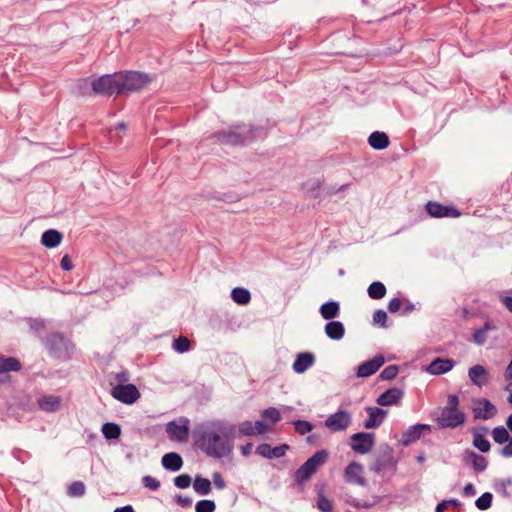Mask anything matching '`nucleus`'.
Instances as JSON below:
<instances>
[{"label": "nucleus", "instance_id": "nucleus-64", "mask_svg": "<svg viewBox=\"0 0 512 512\" xmlns=\"http://www.w3.org/2000/svg\"><path fill=\"white\" fill-rule=\"evenodd\" d=\"M504 375L507 381H512V359L509 365L506 367Z\"/></svg>", "mask_w": 512, "mask_h": 512}, {"label": "nucleus", "instance_id": "nucleus-19", "mask_svg": "<svg viewBox=\"0 0 512 512\" xmlns=\"http://www.w3.org/2000/svg\"><path fill=\"white\" fill-rule=\"evenodd\" d=\"M464 462L470 464L476 473L484 472L488 467L486 457L477 454L472 450H466L463 455Z\"/></svg>", "mask_w": 512, "mask_h": 512}, {"label": "nucleus", "instance_id": "nucleus-32", "mask_svg": "<svg viewBox=\"0 0 512 512\" xmlns=\"http://www.w3.org/2000/svg\"><path fill=\"white\" fill-rule=\"evenodd\" d=\"M480 405L483 406L484 413H481V409H474V416L478 419L488 420L492 418L497 410L496 407L487 399H480L478 401Z\"/></svg>", "mask_w": 512, "mask_h": 512}, {"label": "nucleus", "instance_id": "nucleus-61", "mask_svg": "<svg viewBox=\"0 0 512 512\" xmlns=\"http://www.w3.org/2000/svg\"><path fill=\"white\" fill-rule=\"evenodd\" d=\"M176 502L181 506V507H190L192 505V499L190 497H183L181 495H178L176 497Z\"/></svg>", "mask_w": 512, "mask_h": 512}, {"label": "nucleus", "instance_id": "nucleus-20", "mask_svg": "<svg viewBox=\"0 0 512 512\" xmlns=\"http://www.w3.org/2000/svg\"><path fill=\"white\" fill-rule=\"evenodd\" d=\"M315 360V355L312 352L298 353L292 366L293 370L298 374H302L314 365Z\"/></svg>", "mask_w": 512, "mask_h": 512}, {"label": "nucleus", "instance_id": "nucleus-7", "mask_svg": "<svg viewBox=\"0 0 512 512\" xmlns=\"http://www.w3.org/2000/svg\"><path fill=\"white\" fill-rule=\"evenodd\" d=\"M111 395L114 399L131 405L140 398V392L134 384H118L111 389Z\"/></svg>", "mask_w": 512, "mask_h": 512}, {"label": "nucleus", "instance_id": "nucleus-9", "mask_svg": "<svg viewBox=\"0 0 512 512\" xmlns=\"http://www.w3.org/2000/svg\"><path fill=\"white\" fill-rule=\"evenodd\" d=\"M375 445L374 433L358 432L351 436V448L359 454L368 453Z\"/></svg>", "mask_w": 512, "mask_h": 512}, {"label": "nucleus", "instance_id": "nucleus-15", "mask_svg": "<svg viewBox=\"0 0 512 512\" xmlns=\"http://www.w3.org/2000/svg\"><path fill=\"white\" fill-rule=\"evenodd\" d=\"M289 449L290 446L288 444L272 447L268 443H261L256 447V454L266 459L281 458Z\"/></svg>", "mask_w": 512, "mask_h": 512}, {"label": "nucleus", "instance_id": "nucleus-12", "mask_svg": "<svg viewBox=\"0 0 512 512\" xmlns=\"http://www.w3.org/2000/svg\"><path fill=\"white\" fill-rule=\"evenodd\" d=\"M385 363V358L382 354H377L374 358L361 363L358 368L356 375L360 378H366L375 374Z\"/></svg>", "mask_w": 512, "mask_h": 512}, {"label": "nucleus", "instance_id": "nucleus-6", "mask_svg": "<svg viewBox=\"0 0 512 512\" xmlns=\"http://www.w3.org/2000/svg\"><path fill=\"white\" fill-rule=\"evenodd\" d=\"M92 92L96 95L103 96H119V84H118V75L114 74H104L98 78H95L91 82Z\"/></svg>", "mask_w": 512, "mask_h": 512}, {"label": "nucleus", "instance_id": "nucleus-37", "mask_svg": "<svg viewBox=\"0 0 512 512\" xmlns=\"http://www.w3.org/2000/svg\"><path fill=\"white\" fill-rule=\"evenodd\" d=\"M367 293L371 299L379 300L386 295V287L382 282L374 281L369 285Z\"/></svg>", "mask_w": 512, "mask_h": 512}, {"label": "nucleus", "instance_id": "nucleus-40", "mask_svg": "<svg viewBox=\"0 0 512 512\" xmlns=\"http://www.w3.org/2000/svg\"><path fill=\"white\" fill-rule=\"evenodd\" d=\"M86 492L85 484L82 481L72 482L67 490L70 497H82Z\"/></svg>", "mask_w": 512, "mask_h": 512}, {"label": "nucleus", "instance_id": "nucleus-42", "mask_svg": "<svg viewBox=\"0 0 512 512\" xmlns=\"http://www.w3.org/2000/svg\"><path fill=\"white\" fill-rule=\"evenodd\" d=\"M398 373H399V366L393 364V365H389V366L385 367L380 372L378 378L381 381L393 380L396 378Z\"/></svg>", "mask_w": 512, "mask_h": 512}, {"label": "nucleus", "instance_id": "nucleus-44", "mask_svg": "<svg viewBox=\"0 0 512 512\" xmlns=\"http://www.w3.org/2000/svg\"><path fill=\"white\" fill-rule=\"evenodd\" d=\"M215 509V502L209 499L200 500L195 505V512H214Z\"/></svg>", "mask_w": 512, "mask_h": 512}, {"label": "nucleus", "instance_id": "nucleus-27", "mask_svg": "<svg viewBox=\"0 0 512 512\" xmlns=\"http://www.w3.org/2000/svg\"><path fill=\"white\" fill-rule=\"evenodd\" d=\"M368 144L375 150H383L389 146L390 140L385 132L375 131L368 137Z\"/></svg>", "mask_w": 512, "mask_h": 512}, {"label": "nucleus", "instance_id": "nucleus-55", "mask_svg": "<svg viewBox=\"0 0 512 512\" xmlns=\"http://www.w3.org/2000/svg\"><path fill=\"white\" fill-rule=\"evenodd\" d=\"M213 482H214L215 487L219 490L224 489L226 486V483H225L221 473H219V472L213 473Z\"/></svg>", "mask_w": 512, "mask_h": 512}, {"label": "nucleus", "instance_id": "nucleus-4", "mask_svg": "<svg viewBox=\"0 0 512 512\" xmlns=\"http://www.w3.org/2000/svg\"><path fill=\"white\" fill-rule=\"evenodd\" d=\"M117 75L120 95L140 91L150 82L147 74L138 71H123Z\"/></svg>", "mask_w": 512, "mask_h": 512}, {"label": "nucleus", "instance_id": "nucleus-5", "mask_svg": "<svg viewBox=\"0 0 512 512\" xmlns=\"http://www.w3.org/2000/svg\"><path fill=\"white\" fill-rule=\"evenodd\" d=\"M328 459V452L326 450H319L308 458L294 473V480L296 484L301 485L308 481L320 466L326 463Z\"/></svg>", "mask_w": 512, "mask_h": 512}, {"label": "nucleus", "instance_id": "nucleus-47", "mask_svg": "<svg viewBox=\"0 0 512 512\" xmlns=\"http://www.w3.org/2000/svg\"><path fill=\"white\" fill-rule=\"evenodd\" d=\"M293 425L295 431L300 435H304L313 429L312 423L306 420H296L293 422Z\"/></svg>", "mask_w": 512, "mask_h": 512}, {"label": "nucleus", "instance_id": "nucleus-26", "mask_svg": "<svg viewBox=\"0 0 512 512\" xmlns=\"http://www.w3.org/2000/svg\"><path fill=\"white\" fill-rule=\"evenodd\" d=\"M21 361L12 356H4L0 353V373L18 372L22 369Z\"/></svg>", "mask_w": 512, "mask_h": 512}, {"label": "nucleus", "instance_id": "nucleus-17", "mask_svg": "<svg viewBox=\"0 0 512 512\" xmlns=\"http://www.w3.org/2000/svg\"><path fill=\"white\" fill-rule=\"evenodd\" d=\"M365 410L368 414V419L365 420V422L363 424L364 428L375 429V428H378L379 426H381V424L383 423V421L387 415V411H385L381 408H378V407H371V406L366 407Z\"/></svg>", "mask_w": 512, "mask_h": 512}, {"label": "nucleus", "instance_id": "nucleus-18", "mask_svg": "<svg viewBox=\"0 0 512 512\" xmlns=\"http://www.w3.org/2000/svg\"><path fill=\"white\" fill-rule=\"evenodd\" d=\"M268 430V426L261 420L254 423L252 421H243L239 424L238 432L242 436H254L264 434Z\"/></svg>", "mask_w": 512, "mask_h": 512}, {"label": "nucleus", "instance_id": "nucleus-34", "mask_svg": "<svg viewBox=\"0 0 512 512\" xmlns=\"http://www.w3.org/2000/svg\"><path fill=\"white\" fill-rule=\"evenodd\" d=\"M231 298L239 305H246L251 300V293L243 287H236L231 291Z\"/></svg>", "mask_w": 512, "mask_h": 512}, {"label": "nucleus", "instance_id": "nucleus-51", "mask_svg": "<svg viewBox=\"0 0 512 512\" xmlns=\"http://www.w3.org/2000/svg\"><path fill=\"white\" fill-rule=\"evenodd\" d=\"M402 304H403V301L401 298L394 297L388 303V306H387L388 311L390 313H397V312L401 313Z\"/></svg>", "mask_w": 512, "mask_h": 512}, {"label": "nucleus", "instance_id": "nucleus-21", "mask_svg": "<svg viewBox=\"0 0 512 512\" xmlns=\"http://www.w3.org/2000/svg\"><path fill=\"white\" fill-rule=\"evenodd\" d=\"M404 396L403 390L392 387L383 392L376 400L380 406H391L397 404Z\"/></svg>", "mask_w": 512, "mask_h": 512}, {"label": "nucleus", "instance_id": "nucleus-53", "mask_svg": "<svg viewBox=\"0 0 512 512\" xmlns=\"http://www.w3.org/2000/svg\"><path fill=\"white\" fill-rule=\"evenodd\" d=\"M510 485H512V479H506L496 483L495 488L499 493L503 494L504 496H509L507 487Z\"/></svg>", "mask_w": 512, "mask_h": 512}, {"label": "nucleus", "instance_id": "nucleus-25", "mask_svg": "<svg viewBox=\"0 0 512 512\" xmlns=\"http://www.w3.org/2000/svg\"><path fill=\"white\" fill-rule=\"evenodd\" d=\"M161 463L166 470L177 472L183 466V459L180 454L169 452L162 457Z\"/></svg>", "mask_w": 512, "mask_h": 512}, {"label": "nucleus", "instance_id": "nucleus-59", "mask_svg": "<svg viewBox=\"0 0 512 512\" xmlns=\"http://www.w3.org/2000/svg\"><path fill=\"white\" fill-rule=\"evenodd\" d=\"M115 380L118 381L119 384H128L127 382L129 381V373L125 370L120 371L116 373Z\"/></svg>", "mask_w": 512, "mask_h": 512}, {"label": "nucleus", "instance_id": "nucleus-16", "mask_svg": "<svg viewBox=\"0 0 512 512\" xmlns=\"http://www.w3.org/2000/svg\"><path fill=\"white\" fill-rule=\"evenodd\" d=\"M189 421L184 419L183 424H179L176 421H171L166 426V432L171 440L175 441H186L189 436Z\"/></svg>", "mask_w": 512, "mask_h": 512}, {"label": "nucleus", "instance_id": "nucleus-8", "mask_svg": "<svg viewBox=\"0 0 512 512\" xmlns=\"http://www.w3.org/2000/svg\"><path fill=\"white\" fill-rule=\"evenodd\" d=\"M425 208L428 215L433 218H458L461 215V211L455 206L443 205L436 201L427 202Z\"/></svg>", "mask_w": 512, "mask_h": 512}, {"label": "nucleus", "instance_id": "nucleus-1", "mask_svg": "<svg viewBox=\"0 0 512 512\" xmlns=\"http://www.w3.org/2000/svg\"><path fill=\"white\" fill-rule=\"evenodd\" d=\"M236 426L223 419L205 421L193 430L196 446L207 456L228 457L234 449Z\"/></svg>", "mask_w": 512, "mask_h": 512}, {"label": "nucleus", "instance_id": "nucleus-49", "mask_svg": "<svg viewBox=\"0 0 512 512\" xmlns=\"http://www.w3.org/2000/svg\"><path fill=\"white\" fill-rule=\"evenodd\" d=\"M191 477L188 474H181L174 478V485L180 489H186L191 485Z\"/></svg>", "mask_w": 512, "mask_h": 512}, {"label": "nucleus", "instance_id": "nucleus-10", "mask_svg": "<svg viewBox=\"0 0 512 512\" xmlns=\"http://www.w3.org/2000/svg\"><path fill=\"white\" fill-rule=\"evenodd\" d=\"M351 424V414L345 410H338L325 420V426L333 432L344 431Z\"/></svg>", "mask_w": 512, "mask_h": 512}, {"label": "nucleus", "instance_id": "nucleus-58", "mask_svg": "<svg viewBox=\"0 0 512 512\" xmlns=\"http://www.w3.org/2000/svg\"><path fill=\"white\" fill-rule=\"evenodd\" d=\"M507 442L508 444L505 445L500 451V454L505 458L512 457V437Z\"/></svg>", "mask_w": 512, "mask_h": 512}, {"label": "nucleus", "instance_id": "nucleus-63", "mask_svg": "<svg viewBox=\"0 0 512 512\" xmlns=\"http://www.w3.org/2000/svg\"><path fill=\"white\" fill-rule=\"evenodd\" d=\"M252 443H246L245 445H241L240 447V451H241V454L245 457L249 456L251 454V450H252Z\"/></svg>", "mask_w": 512, "mask_h": 512}, {"label": "nucleus", "instance_id": "nucleus-36", "mask_svg": "<svg viewBox=\"0 0 512 512\" xmlns=\"http://www.w3.org/2000/svg\"><path fill=\"white\" fill-rule=\"evenodd\" d=\"M193 488L199 495H208L212 490L210 480L201 476L195 477Z\"/></svg>", "mask_w": 512, "mask_h": 512}, {"label": "nucleus", "instance_id": "nucleus-60", "mask_svg": "<svg viewBox=\"0 0 512 512\" xmlns=\"http://www.w3.org/2000/svg\"><path fill=\"white\" fill-rule=\"evenodd\" d=\"M476 495V489L472 483H467L463 488L464 497H472Z\"/></svg>", "mask_w": 512, "mask_h": 512}, {"label": "nucleus", "instance_id": "nucleus-62", "mask_svg": "<svg viewBox=\"0 0 512 512\" xmlns=\"http://www.w3.org/2000/svg\"><path fill=\"white\" fill-rule=\"evenodd\" d=\"M500 301L510 312H512V296H502Z\"/></svg>", "mask_w": 512, "mask_h": 512}, {"label": "nucleus", "instance_id": "nucleus-48", "mask_svg": "<svg viewBox=\"0 0 512 512\" xmlns=\"http://www.w3.org/2000/svg\"><path fill=\"white\" fill-rule=\"evenodd\" d=\"M387 313L382 309H377L373 313V322L381 327H387Z\"/></svg>", "mask_w": 512, "mask_h": 512}, {"label": "nucleus", "instance_id": "nucleus-38", "mask_svg": "<svg viewBox=\"0 0 512 512\" xmlns=\"http://www.w3.org/2000/svg\"><path fill=\"white\" fill-rule=\"evenodd\" d=\"M473 446L480 452L486 453L490 450V442L479 432L473 433Z\"/></svg>", "mask_w": 512, "mask_h": 512}, {"label": "nucleus", "instance_id": "nucleus-13", "mask_svg": "<svg viewBox=\"0 0 512 512\" xmlns=\"http://www.w3.org/2000/svg\"><path fill=\"white\" fill-rule=\"evenodd\" d=\"M344 479L347 483L366 486L367 480L363 476V466L358 462H351L344 470Z\"/></svg>", "mask_w": 512, "mask_h": 512}, {"label": "nucleus", "instance_id": "nucleus-31", "mask_svg": "<svg viewBox=\"0 0 512 512\" xmlns=\"http://www.w3.org/2000/svg\"><path fill=\"white\" fill-rule=\"evenodd\" d=\"M379 496H372L368 500H361L354 497H349L346 503L355 509H370L376 506L380 502Z\"/></svg>", "mask_w": 512, "mask_h": 512}, {"label": "nucleus", "instance_id": "nucleus-35", "mask_svg": "<svg viewBox=\"0 0 512 512\" xmlns=\"http://www.w3.org/2000/svg\"><path fill=\"white\" fill-rule=\"evenodd\" d=\"M101 430L107 440H115L121 436V427L114 422L104 423Z\"/></svg>", "mask_w": 512, "mask_h": 512}, {"label": "nucleus", "instance_id": "nucleus-24", "mask_svg": "<svg viewBox=\"0 0 512 512\" xmlns=\"http://www.w3.org/2000/svg\"><path fill=\"white\" fill-rule=\"evenodd\" d=\"M496 328L494 322L490 318H487L482 327L475 329L472 341L478 346L484 345L488 338V332L496 330Z\"/></svg>", "mask_w": 512, "mask_h": 512}, {"label": "nucleus", "instance_id": "nucleus-14", "mask_svg": "<svg viewBox=\"0 0 512 512\" xmlns=\"http://www.w3.org/2000/svg\"><path fill=\"white\" fill-rule=\"evenodd\" d=\"M431 426L428 424H415L410 427H408L403 433L401 437V444L403 446H409L410 444L416 442L418 439H420L421 435L424 432H430Z\"/></svg>", "mask_w": 512, "mask_h": 512}, {"label": "nucleus", "instance_id": "nucleus-28", "mask_svg": "<svg viewBox=\"0 0 512 512\" xmlns=\"http://www.w3.org/2000/svg\"><path fill=\"white\" fill-rule=\"evenodd\" d=\"M62 234L55 230V229H49L46 230L42 236H41V243L46 248H55L60 245L62 241Z\"/></svg>", "mask_w": 512, "mask_h": 512}, {"label": "nucleus", "instance_id": "nucleus-3", "mask_svg": "<svg viewBox=\"0 0 512 512\" xmlns=\"http://www.w3.org/2000/svg\"><path fill=\"white\" fill-rule=\"evenodd\" d=\"M48 355L56 360L67 362L72 358L74 344L61 332H53L43 339Z\"/></svg>", "mask_w": 512, "mask_h": 512}, {"label": "nucleus", "instance_id": "nucleus-46", "mask_svg": "<svg viewBox=\"0 0 512 512\" xmlns=\"http://www.w3.org/2000/svg\"><path fill=\"white\" fill-rule=\"evenodd\" d=\"M262 417L266 420H270L272 424L277 423L281 420V414L277 408L270 407L263 411Z\"/></svg>", "mask_w": 512, "mask_h": 512}, {"label": "nucleus", "instance_id": "nucleus-50", "mask_svg": "<svg viewBox=\"0 0 512 512\" xmlns=\"http://www.w3.org/2000/svg\"><path fill=\"white\" fill-rule=\"evenodd\" d=\"M142 484L145 488L152 491H156L160 488V481L150 475H146L142 478Z\"/></svg>", "mask_w": 512, "mask_h": 512}, {"label": "nucleus", "instance_id": "nucleus-22", "mask_svg": "<svg viewBox=\"0 0 512 512\" xmlns=\"http://www.w3.org/2000/svg\"><path fill=\"white\" fill-rule=\"evenodd\" d=\"M468 376L470 381L478 387H483L488 383L489 374L486 368L482 365L478 364L469 368Z\"/></svg>", "mask_w": 512, "mask_h": 512}, {"label": "nucleus", "instance_id": "nucleus-39", "mask_svg": "<svg viewBox=\"0 0 512 512\" xmlns=\"http://www.w3.org/2000/svg\"><path fill=\"white\" fill-rule=\"evenodd\" d=\"M508 428L503 426H497L492 430L493 440L498 444L507 442L511 437L508 432Z\"/></svg>", "mask_w": 512, "mask_h": 512}, {"label": "nucleus", "instance_id": "nucleus-45", "mask_svg": "<svg viewBox=\"0 0 512 512\" xmlns=\"http://www.w3.org/2000/svg\"><path fill=\"white\" fill-rule=\"evenodd\" d=\"M317 508L321 512H332L333 504L325 495L319 494L317 498Z\"/></svg>", "mask_w": 512, "mask_h": 512}, {"label": "nucleus", "instance_id": "nucleus-57", "mask_svg": "<svg viewBox=\"0 0 512 512\" xmlns=\"http://www.w3.org/2000/svg\"><path fill=\"white\" fill-rule=\"evenodd\" d=\"M401 315H408L415 310V305L410 300H404L401 308Z\"/></svg>", "mask_w": 512, "mask_h": 512}, {"label": "nucleus", "instance_id": "nucleus-43", "mask_svg": "<svg viewBox=\"0 0 512 512\" xmlns=\"http://www.w3.org/2000/svg\"><path fill=\"white\" fill-rule=\"evenodd\" d=\"M191 342L185 336H179L173 341V349L178 353H185L190 349Z\"/></svg>", "mask_w": 512, "mask_h": 512}, {"label": "nucleus", "instance_id": "nucleus-52", "mask_svg": "<svg viewBox=\"0 0 512 512\" xmlns=\"http://www.w3.org/2000/svg\"><path fill=\"white\" fill-rule=\"evenodd\" d=\"M29 326L35 334H39L45 328V322L42 319H30Z\"/></svg>", "mask_w": 512, "mask_h": 512}, {"label": "nucleus", "instance_id": "nucleus-2", "mask_svg": "<svg viewBox=\"0 0 512 512\" xmlns=\"http://www.w3.org/2000/svg\"><path fill=\"white\" fill-rule=\"evenodd\" d=\"M262 131H264L262 127L254 125H232L228 129L215 132L212 139L223 145L245 146L254 142L258 133Z\"/></svg>", "mask_w": 512, "mask_h": 512}, {"label": "nucleus", "instance_id": "nucleus-41", "mask_svg": "<svg viewBox=\"0 0 512 512\" xmlns=\"http://www.w3.org/2000/svg\"><path fill=\"white\" fill-rule=\"evenodd\" d=\"M493 495L490 492H484L479 498L475 501V506L481 510L485 511L489 509L492 505Z\"/></svg>", "mask_w": 512, "mask_h": 512}, {"label": "nucleus", "instance_id": "nucleus-56", "mask_svg": "<svg viewBox=\"0 0 512 512\" xmlns=\"http://www.w3.org/2000/svg\"><path fill=\"white\" fill-rule=\"evenodd\" d=\"M61 268L65 271H70L73 269L74 265L72 263V260L68 254H65L60 262Z\"/></svg>", "mask_w": 512, "mask_h": 512}, {"label": "nucleus", "instance_id": "nucleus-11", "mask_svg": "<svg viewBox=\"0 0 512 512\" xmlns=\"http://www.w3.org/2000/svg\"><path fill=\"white\" fill-rule=\"evenodd\" d=\"M466 416L460 410H442L438 424L442 428L454 429L465 422Z\"/></svg>", "mask_w": 512, "mask_h": 512}, {"label": "nucleus", "instance_id": "nucleus-23", "mask_svg": "<svg viewBox=\"0 0 512 512\" xmlns=\"http://www.w3.org/2000/svg\"><path fill=\"white\" fill-rule=\"evenodd\" d=\"M454 365L453 360L438 357L429 364L427 371L432 375H441L449 372Z\"/></svg>", "mask_w": 512, "mask_h": 512}, {"label": "nucleus", "instance_id": "nucleus-33", "mask_svg": "<svg viewBox=\"0 0 512 512\" xmlns=\"http://www.w3.org/2000/svg\"><path fill=\"white\" fill-rule=\"evenodd\" d=\"M38 404L43 411L54 412L61 407V400L57 396H43L38 400Z\"/></svg>", "mask_w": 512, "mask_h": 512}, {"label": "nucleus", "instance_id": "nucleus-30", "mask_svg": "<svg viewBox=\"0 0 512 512\" xmlns=\"http://www.w3.org/2000/svg\"><path fill=\"white\" fill-rule=\"evenodd\" d=\"M319 312L325 320H332L339 316V302L333 300L325 302L321 305Z\"/></svg>", "mask_w": 512, "mask_h": 512}, {"label": "nucleus", "instance_id": "nucleus-54", "mask_svg": "<svg viewBox=\"0 0 512 512\" xmlns=\"http://www.w3.org/2000/svg\"><path fill=\"white\" fill-rule=\"evenodd\" d=\"M459 398L455 394H451L448 396L447 405L443 408V410H459Z\"/></svg>", "mask_w": 512, "mask_h": 512}, {"label": "nucleus", "instance_id": "nucleus-29", "mask_svg": "<svg viewBox=\"0 0 512 512\" xmlns=\"http://www.w3.org/2000/svg\"><path fill=\"white\" fill-rule=\"evenodd\" d=\"M325 333L332 340H340L344 337L345 327L340 321H329L325 325Z\"/></svg>", "mask_w": 512, "mask_h": 512}]
</instances>
